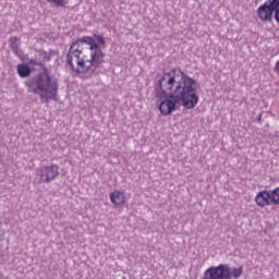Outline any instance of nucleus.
I'll return each instance as SVG.
<instances>
[{
  "label": "nucleus",
  "instance_id": "2eb2a0df",
  "mask_svg": "<svg viewBox=\"0 0 279 279\" xmlns=\"http://www.w3.org/2000/svg\"><path fill=\"white\" fill-rule=\"evenodd\" d=\"M26 61L28 62V64L31 66H37V64H38V59H34V58L29 59V57H27V56H26Z\"/></svg>",
  "mask_w": 279,
  "mask_h": 279
},
{
  "label": "nucleus",
  "instance_id": "9d476101",
  "mask_svg": "<svg viewBox=\"0 0 279 279\" xmlns=\"http://www.w3.org/2000/svg\"><path fill=\"white\" fill-rule=\"evenodd\" d=\"M109 197H110V201L116 206H123V204H125V193L124 192H121V191L111 192Z\"/></svg>",
  "mask_w": 279,
  "mask_h": 279
},
{
  "label": "nucleus",
  "instance_id": "423d86ee",
  "mask_svg": "<svg viewBox=\"0 0 279 279\" xmlns=\"http://www.w3.org/2000/svg\"><path fill=\"white\" fill-rule=\"evenodd\" d=\"M275 10L276 0H267L264 4L258 7L256 14L262 23H272Z\"/></svg>",
  "mask_w": 279,
  "mask_h": 279
},
{
  "label": "nucleus",
  "instance_id": "9b49d317",
  "mask_svg": "<svg viewBox=\"0 0 279 279\" xmlns=\"http://www.w3.org/2000/svg\"><path fill=\"white\" fill-rule=\"evenodd\" d=\"M19 40H21V38L16 37V36H12L9 38L10 49H12V51L15 56H21V53H20L21 48L19 46Z\"/></svg>",
  "mask_w": 279,
  "mask_h": 279
},
{
  "label": "nucleus",
  "instance_id": "a211bd4d",
  "mask_svg": "<svg viewBox=\"0 0 279 279\" xmlns=\"http://www.w3.org/2000/svg\"><path fill=\"white\" fill-rule=\"evenodd\" d=\"M82 45H83V44L76 45V49H82Z\"/></svg>",
  "mask_w": 279,
  "mask_h": 279
},
{
  "label": "nucleus",
  "instance_id": "ddd939ff",
  "mask_svg": "<svg viewBox=\"0 0 279 279\" xmlns=\"http://www.w3.org/2000/svg\"><path fill=\"white\" fill-rule=\"evenodd\" d=\"M37 53L43 57V60H46V62H51V57L53 56V53H56V51L50 50L49 52H47L45 50H37Z\"/></svg>",
  "mask_w": 279,
  "mask_h": 279
},
{
  "label": "nucleus",
  "instance_id": "7ed1b4c3",
  "mask_svg": "<svg viewBox=\"0 0 279 279\" xmlns=\"http://www.w3.org/2000/svg\"><path fill=\"white\" fill-rule=\"evenodd\" d=\"M77 45L89 46V62L93 66H97V63H99V58L101 56V47H106V38H104V36L101 35L94 34L93 37L83 36L82 38H77L76 41H73L66 54V62L70 69L73 70H75V64H73V53H84V49L77 48Z\"/></svg>",
  "mask_w": 279,
  "mask_h": 279
},
{
  "label": "nucleus",
  "instance_id": "4468645a",
  "mask_svg": "<svg viewBox=\"0 0 279 279\" xmlns=\"http://www.w3.org/2000/svg\"><path fill=\"white\" fill-rule=\"evenodd\" d=\"M272 206H279V187L270 191Z\"/></svg>",
  "mask_w": 279,
  "mask_h": 279
},
{
  "label": "nucleus",
  "instance_id": "f8f14e48",
  "mask_svg": "<svg viewBox=\"0 0 279 279\" xmlns=\"http://www.w3.org/2000/svg\"><path fill=\"white\" fill-rule=\"evenodd\" d=\"M47 3L53 5L54 8H66L69 5V1L71 0H46Z\"/></svg>",
  "mask_w": 279,
  "mask_h": 279
},
{
  "label": "nucleus",
  "instance_id": "f3484780",
  "mask_svg": "<svg viewBox=\"0 0 279 279\" xmlns=\"http://www.w3.org/2000/svg\"><path fill=\"white\" fill-rule=\"evenodd\" d=\"M275 71H276L277 75H279V60L276 63Z\"/></svg>",
  "mask_w": 279,
  "mask_h": 279
},
{
  "label": "nucleus",
  "instance_id": "dca6fc26",
  "mask_svg": "<svg viewBox=\"0 0 279 279\" xmlns=\"http://www.w3.org/2000/svg\"><path fill=\"white\" fill-rule=\"evenodd\" d=\"M262 120H263V112L258 113L256 117L257 123H260Z\"/></svg>",
  "mask_w": 279,
  "mask_h": 279
},
{
  "label": "nucleus",
  "instance_id": "f03ea898",
  "mask_svg": "<svg viewBox=\"0 0 279 279\" xmlns=\"http://www.w3.org/2000/svg\"><path fill=\"white\" fill-rule=\"evenodd\" d=\"M37 66L41 69V72L24 82L27 93L38 95L39 99H41L44 104H49V101H58V80L51 78V74L45 62L37 61Z\"/></svg>",
  "mask_w": 279,
  "mask_h": 279
},
{
  "label": "nucleus",
  "instance_id": "f257e3e1",
  "mask_svg": "<svg viewBox=\"0 0 279 279\" xmlns=\"http://www.w3.org/2000/svg\"><path fill=\"white\" fill-rule=\"evenodd\" d=\"M157 77L155 93L156 97L161 100L158 110L163 117H169V114L175 112L180 102L185 110H193L199 104L197 81L185 74L182 69L163 68L161 74H157Z\"/></svg>",
  "mask_w": 279,
  "mask_h": 279
},
{
  "label": "nucleus",
  "instance_id": "20e7f679",
  "mask_svg": "<svg viewBox=\"0 0 279 279\" xmlns=\"http://www.w3.org/2000/svg\"><path fill=\"white\" fill-rule=\"evenodd\" d=\"M241 276H243V266L232 268L228 264H220L207 268L203 279H239Z\"/></svg>",
  "mask_w": 279,
  "mask_h": 279
},
{
  "label": "nucleus",
  "instance_id": "1a4fd4ad",
  "mask_svg": "<svg viewBox=\"0 0 279 279\" xmlns=\"http://www.w3.org/2000/svg\"><path fill=\"white\" fill-rule=\"evenodd\" d=\"M16 73L20 77H22V80H25L32 76L34 70L27 63H20L16 65Z\"/></svg>",
  "mask_w": 279,
  "mask_h": 279
},
{
  "label": "nucleus",
  "instance_id": "39448f33",
  "mask_svg": "<svg viewBox=\"0 0 279 279\" xmlns=\"http://www.w3.org/2000/svg\"><path fill=\"white\" fill-rule=\"evenodd\" d=\"M73 58H76V64L78 68L74 66V70H70L74 73H77V75H85V77H92L95 74V71H97V69H99L101 64H104V58H106V53L104 52V50H101V56L99 57L98 63L96 65H93V63H90V59L86 60L82 58V52L72 53V62Z\"/></svg>",
  "mask_w": 279,
  "mask_h": 279
},
{
  "label": "nucleus",
  "instance_id": "6e6552de",
  "mask_svg": "<svg viewBox=\"0 0 279 279\" xmlns=\"http://www.w3.org/2000/svg\"><path fill=\"white\" fill-rule=\"evenodd\" d=\"M255 202L257 206H260V208L274 205V201H271V191L264 190L258 192L255 197Z\"/></svg>",
  "mask_w": 279,
  "mask_h": 279
},
{
  "label": "nucleus",
  "instance_id": "0eeeda50",
  "mask_svg": "<svg viewBox=\"0 0 279 279\" xmlns=\"http://www.w3.org/2000/svg\"><path fill=\"white\" fill-rule=\"evenodd\" d=\"M60 175V167L58 165L44 166L39 171V178L45 184H49Z\"/></svg>",
  "mask_w": 279,
  "mask_h": 279
}]
</instances>
